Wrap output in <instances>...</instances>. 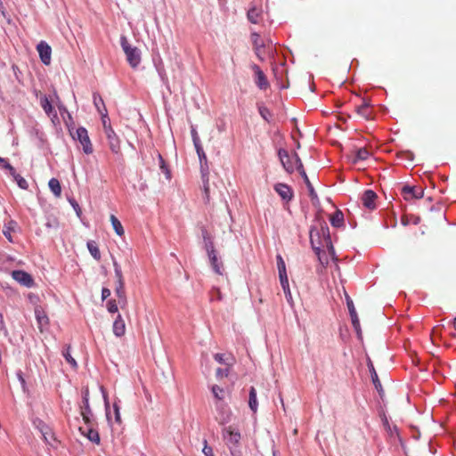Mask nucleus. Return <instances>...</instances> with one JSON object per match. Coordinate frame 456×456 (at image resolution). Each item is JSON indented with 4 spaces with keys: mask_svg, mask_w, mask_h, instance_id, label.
<instances>
[{
    "mask_svg": "<svg viewBox=\"0 0 456 456\" xmlns=\"http://www.w3.org/2000/svg\"><path fill=\"white\" fill-rule=\"evenodd\" d=\"M310 242L314 250L326 247L329 255L334 258L335 250L331 244L329 227L326 224H320V227L314 226L310 230Z\"/></svg>",
    "mask_w": 456,
    "mask_h": 456,
    "instance_id": "f257e3e1",
    "label": "nucleus"
},
{
    "mask_svg": "<svg viewBox=\"0 0 456 456\" xmlns=\"http://www.w3.org/2000/svg\"><path fill=\"white\" fill-rule=\"evenodd\" d=\"M120 45L128 64L131 68L136 69L142 61L140 49L130 45L126 37H121Z\"/></svg>",
    "mask_w": 456,
    "mask_h": 456,
    "instance_id": "f03ea898",
    "label": "nucleus"
},
{
    "mask_svg": "<svg viewBox=\"0 0 456 456\" xmlns=\"http://www.w3.org/2000/svg\"><path fill=\"white\" fill-rule=\"evenodd\" d=\"M223 437L232 455L236 456L240 447V433L232 426H229L223 429Z\"/></svg>",
    "mask_w": 456,
    "mask_h": 456,
    "instance_id": "7ed1b4c3",
    "label": "nucleus"
},
{
    "mask_svg": "<svg viewBox=\"0 0 456 456\" xmlns=\"http://www.w3.org/2000/svg\"><path fill=\"white\" fill-rule=\"evenodd\" d=\"M251 41L256 55L260 61H264L265 54L272 46V41L261 38L260 35L256 32L251 33Z\"/></svg>",
    "mask_w": 456,
    "mask_h": 456,
    "instance_id": "20e7f679",
    "label": "nucleus"
},
{
    "mask_svg": "<svg viewBox=\"0 0 456 456\" xmlns=\"http://www.w3.org/2000/svg\"><path fill=\"white\" fill-rule=\"evenodd\" d=\"M278 155L284 169L288 173H293L296 169L297 170L298 163L293 158L295 155H297V153L289 155L287 151L281 149L279 151Z\"/></svg>",
    "mask_w": 456,
    "mask_h": 456,
    "instance_id": "39448f33",
    "label": "nucleus"
},
{
    "mask_svg": "<svg viewBox=\"0 0 456 456\" xmlns=\"http://www.w3.org/2000/svg\"><path fill=\"white\" fill-rule=\"evenodd\" d=\"M251 69L255 74V83L257 86V87L261 90L267 89L269 87V82L267 80L266 76L260 69V67L256 64H252Z\"/></svg>",
    "mask_w": 456,
    "mask_h": 456,
    "instance_id": "423d86ee",
    "label": "nucleus"
},
{
    "mask_svg": "<svg viewBox=\"0 0 456 456\" xmlns=\"http://www.w3.org/2000/svg\"><path fill=\"white\" fill-rule=\"evenodd\" d=\"M77 137L83 146V151L86 154L93 152V146L88 136L87 130L84 127H79L77 130Z\"/></svg>",
    "mask_w": 456,
    "mask_h": 456,
    "instance_id": "0eeeda50",
    "label": "nucleus"
},
{
    "mask_svg": "<svg viewBox=\"0 0 456 456\" xmlns=\"http://www.w3.org/2000/svg\"><path fill=\"white\" fill-rule=\"evenodd\" d=\"M12 277L27 288H31L34 285V280L31 275L22 270H15L12 272Z\"/></svg>",
    "mask_w": 456,
    "mask_h": 456,
    "instance_id": "6e6552de",
    "label": "nucleus"
},
{
    "mask_svg": "<svg viewBox=\"0 0 456 456\" xmlns=\"http://www.w3.org/2000/svg\"><path fill=\"white\" fill-rule=\"evenodd\" d=\"M105 135L108 139L110 149L112 152L118 153L120 150L119 139L110 126H106Z\"/></svg>",
    "mask_w": 456,
    "mask_h": 456,
    "instance_id": "1a4fd4ad",
    "label": "nucleus"
},
{
    "mask_svg": "<svg viewBox=\"0 0 456 456\" xmlns=\"http://www.w3.org/2000/svg\"><path fill=\"white\" fill-rule=\"evenodd\" d=\"M294 159L297 163H298V167H297V171L299 172V174L301 175V176L304 178V181L307 186V189L309 191V194H310V197L312 198V200H314L317 198V194L316 192L314 191V189L311 183V182L309 181V178L304 169V167H303V164L300 160V159L298 158L297 155H295L294 157Z\"/></svg>",
    "mask_w": 456,
    "mask_h": 456,
    "instance_id": "9d476101",
    "label": "nucleus"
},
{
    "mask_svg": "<svg viewBox=\"0 0 456 456\" xmlns=\"http://www.w3.org/2000/svg\"><path fill=\"white\" fill-rule=\"evenodd\" d=\"M207 251H208V257L210 259V263H211V265H212L214 271L218 274H222L223 265L217 259V256H216V250L214 249V246H213L212 242H210L209 244L207 245Z\"/></svg>",
    "mask_w": 456,
    "mask_h": 456,
    "instance_id": "9b49d317",
    "label": "nucleus"
},
{
    "mask_svg": "<svg viewBox=\"0 0 456 456\" xmlns=\"http://www.w3.org/2000/svg\"><path fill=\"white\" fill-rule=\"evenodd\" d=\"M378 196L372 190H366L362 197L361 200L364 208L373 210L376 208V200Z\"/></svg>",
    "mask_w": 456,
    "mask_h": 456,
    "instance_id": "f8f14e48",
    "label": "nucleus"
},
{
    "mask_svg": "<svg viewBox=\"0 0 456 456\" xmlns=\"http://www.w3.org/2000/svg\"><path fill=\"white\" fill-rule=\"evenodd\" d=\"M37 50L39 53L40 59L42 62L45 65H49L51 62V54L52 49L47 43L45 41H41L37 46Z\"/></svg>",
    "mask_w": 456,
    "mask_h": 456,
    "instance_id": "ddd939ff",
    "label": "nucleus"
},
{
    "mask_svg": "<svg viewBox=\"0 0 456 456\" xmlns=\"http://www.w3.org/2000/svg\"><path fill=\"white\" fill-rule=\"evenodd\" d=\"M274 191L279 194V196L285 201L289 202L293 198V190L291 187L285 183H276L274 185Z\"/></svg>",
    "mask_w": 456,
    "mask_h": 456,
    "instance_id": "4468645a",
    "label": "nucleus"
},
{
    "mask_svg": "<svg viewBox=\"0 0 456 456\" xmlns=\"http://www.w3.org/2000/svg\"><path fill=\"white\" fill-rule=\"evenodd\" d=\"M402 192L406 200H410L411 199H421L424 195V191L420 187L403 186Z\"/></svg>",
    "mask_w": 456,
    "mask_h": 456,
    "instance_id": "2eb2a0df",
    "label": "nucleus"
},
{
    "mask_svg": "<svg viewBox=\"0 0 456 456\" xmlns=\"http://www.w3.org/2000/svg\"><path fill=\"white\" fill-rule=\"evenodd\" d=\"M198 156H199V159H200V166H201V169H202V177H203V183H204V194H205V199L206 200L208 201V199H209V186H208V174H205L204 173V165H207V156L203 151H201L200 153H198Z\"/></svg>",
    "mask_w": 456,
    "mask_h": 456,
    "instance_id": "dca6fc26",
    "label": "nucleus"
},
{
    "mask_svg": "<svg viewBox=\"0 0 456 456\" xmlns=\"http://www.w3.org/2000/svg\"><path fill=\"white\" fill-rule=\"evenodd\" d=\"M35 315H36L38 328H39L40 331H43L48 326V323H49L48 317L45 314V311L40 306L36 307Z\"/></svg>",
    "mask_w": 456,
    "mask_h": 456,
    "instance_id": "f3484780",
    "label": "nucleus"
},
{
    "mask_svg": "<svg viewBox=\"0 0 456 456\" xmlns=\"http://www.w3.org/2000/svg\"><path fill=\"white\" fill-rule=\"evenodd\" d=\"M356 112L366 120L371 119L373 117L370 104L365 100L361 105L356 107Z\"/></svg>",
    "mask_w": 456,
    "mask_h": 456,
    "instance_id": "a211bd4d",
    "label": "nucleus"
},
{
    "mask_svg": "<svg viewBox=\"0 0 456 456\" xmlns=\"http://www.w3.org/2000/svg\"><path fill=\"white\" fill-rule=\"evenodd\" d=\"M113 333L116 337H122L126 333L125 321L120 314H118L113 322Z\"/></svg>",
    "mask_w": 456,
    "mask_h": 456,
    "instance_id": "6ab92c4d",
    "label": "nucleus"
},
{
    "mask_svg": "<svg viewBox=\"0 0 456 456\" xmlns=\"http://www.w3.org/2000/svg\"><path fill=\"white\" fill-rule=\"evenodd\" d=\"M40 105L48 116H53V118L57 117V112L54 110L51 101L46 95L40 97Z\"/></svg>",
    "mask_w": 456,
    "mask_h": 456,
    "instance_id": "aec40b11",
    "label": "nucleus"
},
{
    "mask_svg": "<svg viewBox=\"0 0 456 456\" xmlns=\"http://www.w3.org/2000/svg\"><path fill=\"white\" fill-rule=\"evenodd\" d=\"M116 296L118 298V303L120 304L121 307L123 308L126 303V297L125 292V282L120 281L119 283H117V287L115 289Z\"/></svg>",
    "mask_w": 456,
    "mask_h": 456,
    "instance_id": "412c9836",
    "label": "nucleus"
},
{
    "mask_svg": "<svg viewBox=\"0 0 456 456\" xmlns=\"http://www.w3.org/2000/svg\"><path fill=\"white\" fill-rule=\"evenodd\" d=\"M347 307H348L349 314L351 316L352 324H353L354 330L359 333L360 332V322H359V318L357 316L354 305L351 300H349L347 302Z\"/></svg>",
    "mask_w": 456,
    "mask_h": 456,
    "instance_id": "4be33fe9",
    "label": "nucleus"
},
{
    "mask_svg": "<svg viewBox=\"0 0 456 456\" xmlns=\"http://www.w3.org/2000/svg\"><path fill=\"white\" fill-rule=\"evenodd\" d=\"M248 19L250 22L257 24L262 20V11L256 7H252L248 12Z\"/></svg>",
    "mask_w": 456,
    "mask_h": 456,
    "instance_id": "5701e85b",
    "label": "nucleus"
},
{
    "mask_svg": "<svg viewBox=\"0 0 456 456\" xmlns=\"http://www.w3.org/2000/svg\"><path fill=\"white\" fill-rule=\"evenodd\" d=\"M80 408H81V416L83 418V420L85 421L86 424H87L89 426L91 424L92 417H93V412L90 408L89 402H87V403H83V405H81Z\"/></svg>",
    "mask_w": 456,
    "mask_h": 456,
    "instance_id": "b1692460",
    "label": "nucleus"
},
{
    "mask_svg": "<svg viewBox=\"0 0 456 456\" xmlns=\"http://www.w3.org/2000/svg\"><path fill=\"white\" fill-rule=\"evenodd\" d=\"M79 430L83 435H85L91 442L99 444L100 443V436L99 433L92 428H88L87 430H84L83 428H80Z\"/></svg>",
    "mask_w": 456,
    "mask_h": 456,
    "instance_id": "393cba45",
    "label": "nucleus"
},
{
    "mask_svg": "<svg viewBox=\"0 0 456 456\" xmlns=\"http://www.w3.org/2000/svg\"><path fill=\"white\" fill-rule=\"evenodd\" d=\"M248 405L253 412H256L258 403L256 400V391L254 387H251L249 390Z\"/></svg>",
    "mask_w": 456,
    "mask_h": 456,
    "instance_id": "a878e982",
    "label": "nucleus"
},
{
    "mask_svg": "<svg viewBox=\"0 0 456 456\" xmlns=\"http://www.w3.org/2000/svg\"><path fill=\"white\" fill-rule=\"evenodd\" d=\"M48 186L51 190V191L54 194L56 197H60L61 194V186L58 179L52 178L50 179L48 183Z\"/></svg>",
    "mask_w": 456,
    "mask_h": 456,
    "instance_id": "bb28decb",
    "label": "nucleus"
},
{
    "mask_svg": "<svg viewBox=\"0 0 456 456\" xmlns=\"http://www.w3.org/2000/svg\"><path fill=\"white\" fill-rule=\"evenodd\" d=\"M87 248L90 252V254L92 255V256L96 259V260H100L101 259V252H100V249L97 246V243L94 240H89L87 242Z\"/></svg>",
    "mask_w": 456,
    "mask_h": 456,
    "instance_id": "cd10ccee",
    "label": "nucleus"
},
{
    "mask_svg": "<svg viewBox=\"0 0 456 456\" xmlns=\"http://www.w3.org/2000/svg\"><path fill=\"white\" fill-rule=\"evenodd\" d=\"M330 223L335 227H340L344 223V215L341 211H336L330 217Z\"/></svg>",
    "mask_w": 456,
    "mask_h": 456,
    "instance_id": "c85d7f7f",
    "label": "nucleus"
},
{
    "mask_svg": "<svg viewBox=\"0 0 456 456\" xmlns=\"http://www.w3.org/2000/svg\"><path fill=\"white\" fill-rule=\"evenodd\" d=\"M110 222H111V224L113 226L115 232L118 236L124 235V232H125L124 228H123L120 221L114 215L110 216Z\"/></svg>",
    "mask_w": 456,
    "mask_h": 456,
    "instance_id": "c756f323",
    "label": "nucleus"
},
{
    "mask_svg": "<svg viewBox=\"0 0 456 456\" xmlns=\"http://www.w3.org/2000/svg\"><path fill=\"white\" fill-rule=\"evenodd\" d=\"M216 419L221 425L228 423L231 419V411L229 409L222 408Z\"/></svg>",
    "mask_w": 456,
    "mask_h": 456,
    "instance_id": "7c9ffc66",
    "label": "nucleus"
},
{
    "mask_svg": "<svg viewBox=\"0 0 456 456\" xmlns=\"http://www.w3.org/2000/svg\"><path fill=\"white\" fill-rule=\"evenodd\" d=\"M93 101L95 108L97 109L99 113H102L103 111V106H105L104 102L102 98V96L98 93H94L93 94Z\"/></svg>",
    "mask_w": 456,
    "mask_h": 456,
    "instance_id": "2f4dec72",
    "label": "nucleus"
},
{
    "mask_svg": "<svg viewBox=\"0 0 456 456\" xmlns=\"http://www.w3.org/2000/svg\"><path fill=\"white\" fill-rule=\"evenodd\" d=\"M62 355L66 359V361L71 365V367H73V368L77 367V364L76 360L71 356L69 346H67L63 349Z\"/></svg>",
    "mask_w": 456,
    "mask_h": 456,
    "instance_id": "473e14b6",
    "label": "nucleus"
},
{
    "mask_svg": "<svg viewBox=\"0 0 456 456\" xmlns=\"http://www.w3.org/2000/svg\"><path fill=\"white\" fill-rule=\"evenodd\" d=\"M315 254L317 255L318 256V259L320 261V264L325 267L326 265H328L329 264V256L328 255L326 254V252L324 250H322V248H319L318 249H315L314 250Z\"/></svg>",
    "mask_w": 456,
    "mask_h": 456,
    "instance_id": "72a5a7b5",
    "label": "nucleus"
},
{
    "mask_svg": "<svg viewBox=\"0 0 456 456\" xmlns=\"http://www.w3.org/2000/svg\"><path fill=\"white\" fill-rule=\"evenodd\" d=\"M369 369H370V375H371V379H372V382L375 386V387L379 390V388H381V383L379 379V377H378V374L373 367V364L371 362L369 363Z\"/></svg>",
    "mask_w": 456,
    "mask_h": 456,
    "instance_id": "f704fd0d",
    "label": "nucleus"
},
{
    "mask_svg": "<svg viewBox=\"0 0 456 456\" xmlns=\"http://www.w3.org/2000/svg\"><path fill=\"white\" fill-rule=\"evenodd\" d=\"M369 151L365 148H361L356 151L354 161L356 162L358 160H365L369 158Z\"/></svg>",
    "mask_w": 456,
    "mask_h": 456,
    "instance_id": "c9c22d12",
    "label": "nucleus"
},
{
    "mask_svg": "<svg viewBox=\"0 0 456 456\" xmlns=\"http://www.w3.org/2000/svg\"><path fill=\"white\" fill-rule=\"evenodd\" d=\"M276 259L279 275L287 274L286 265L282 256L281 255H277Z\"/></svg>",
    "mask_w": 456,
    "mask_h": 456,
    "instance_id": "e433bc0d",
    "label": "nucleus"
},
{
    "mask_svg": "<svg viewBox=\"0 0 456 456\" xmlns=\"http://www.w3.org/2000/svg\"><path fill=\"white\" fill-rule=\"evenodd\" d=\"M15 181L17 182V184L21 189H27L28 184L25 178H23L20 175L17 174L14 170V175H12Z\"/></svg>",
    "mask_w": 456,
    "mask_h": 456,
    "instance_id": "4c0bfd02",
    "label": "nucleus"
},
{
    "mask_svg": "<svg viewBox=\"0 0 456 456\" xmlns=\"http://www.w3.org/2000/svg\"><path fill=\"white\" fill-rule=\"evenodd\" d=\"M113 266H114L115 276L117 278V283H119L120 281H124L121 267L119 266V265L116 261H114Z\"/></svg>",
    "mask_w": 456,
    "mask_h": 456,
    "instance_id": "58836bf2",
    "label": "nucleus"
},
{
    "mask_svg": "<svg viewBox=\"0 0 456 456\" xmlns=\"http://www.w3.org/2000/svg\"><path fill=\"white\" fill-rule=\"evenodd\" d=\"M213 395L217 400H223L224 398V389L218 387L217 385H214L211 388Z\"/></svg>",
    "mask_w": 456,
    "mask_h": 456,
    "instance_id": "ea45409f",
    "label": "nucleus"
},
{
    "mask_svg": "<svg viewBox=\"0 0 456 456\" xmlns=\"http://www.w3.org/2000/svg\"><path fill=\"white\" fill-rule=\"evenodd\" d=\"M258 110H259V114L261 115V117L266 120L267 122L270 121V118L272 117L271 115V112L270 110H268V108L265 107V106H260L258 108Z\"/></svg>",
    "mask_w": 456,
    "mask_h": 456,
    "instance_id": "a19ab883",
    "label": "nucleus"
},
{
    "mask_svg": "<svg viewBox=\"0 0 456 456\" xmlns=\"http://www.w3.org/2000/svg\"><path fill=\"white\" fill-rule=\"evenodd\" d=\"M0 167L2 168L9 170L11 175H14V167L12 166H11L5 159L1 158V157H0Z\"/></svg>",
    "mask_w": 456,
    "mask_h": 456,
    "instance_id": "79ce46f5",
    "label": "nucleus"
},
{
    "mask_svg": "<svg viewBox=\"0 0 456 456\" xmlns=\"http://www.w3.org/2000/svg\"><path fill=\"white\" fill-rule=\"evenodd\" d=\"M107 309L111 314L117 313L118 309V305L116 303V300L111 299V300L108 301Z\"/></svg>",
    "mask_w": 456,
    "mask_h": 456,
    "instance_id": "37998d69",
    "label": "nucleus"
},
{
    "mask_svg": "<svg viewBox=\"0 0 456 456\" xmlns=\"http://www.w3.org/2000/svg\"><path fill=\"white\" fill-rule=\"evenodd\" d=\"M159 159L160 169L166 174L167 178L170 179V172L167 169V167L166 166L165 161H164L162 156L159 155Z\"/></svg>",
    "mask_w": 456,
    "mask_h": 456,
    "instance_id": "c03bdc74",
    "label": "nucleus"
},
{
    "mask_svg": "<svg viewBox=\"0 0 456 456\" xmlns=\"http://www.w3.org/2000/svg\"><path fill=\"white\" fill-rule=\"evenodd\" d=\"M280 282L282 289H286L289 288V279L287 274L279 275Z\"/></svg>",
    "mask_w": 456,
    "mask_h": 456,
    "instance_id": "a18cd8bd",
    "label": "nucleus"
},
{
    "mask_svg": "<svg viewBox=\"0 0 456 456\" xmlns=\"http://www.w3.org/2000/svg\"><path fill=\"white\" fill-rule=\"evenodd\" d=\"M202 452L205 456H215L212 447L208 446L207 440H204Z\"/></svg>",
    "mask_w": 456,
    "mask_h": 456,
    "instance_id": "49530a36",
    "label": "nucleus"
},
{
    "mask_svg": "<svg viewBox=\"0 0 456 456\" xmlns=\"http://www.w3.org/2000/svg\"><path fill=\"white\" fill-rule=\"evenodd\" d=\"M384 425L386 427L387 431L389 432L391 436H393L394 435L398 436V430H397V428L395 426H394L393 428L390 427V425H389V423H388V421L387 419H386Z\"/></svg>",
    "mask_w": 456,
    "mask_h": 456,
    "instance_id": "de8ad7c7",
    "label": "nucleus"
},
{
    "mask_svg": "<svg viewBox=\"0 0 456 456\" xmlns=\"http://www.w3.org/2000/svg\"><path fill=\"white\" fill-rule=\"evenodd\" d=\"M113 408H114V416H115V420L117 423H120L121 422V417H120V408L118 404V403H113Z\"/></svg>",
    "mask_w": 456,
    "mask_h": 456,
    "instance_id": "09e8293b",
    "label": "nucleus"
},
{
    "mask_svg": "<svg viewBox=\"0 0 456 456\" xmlns=\"http://www.w3.org/2000/svg\"><path fill=\"white\" fill-rule=\"evenodd\" d=\"M103 111L102 113H100L102 115V125H103V128H104V132H106V126H110V124H108V116H107V110H106V107L103 106Z\"/></svg>",
    "mask_w": 456,
    "mask_h": 456,
    "instance_id": "8fccbe9b",
    "label": "nucleus"
},
{
    "mask_svg": "<svg viewBox=\"0 0 456 456\" xmlns=\"http://www.w3.org/2000/svg\"><path fill=\"white\" fill-rule=\"evenodd\" d=\"M214 358L216 362H218L221 364H226V365L232 364L231 362H226V360L224 359V354H216L214 355Z\"/></svg>",
    "mask_w": 456,
    "mask_h": 456,
    "instance_id": "3c124183",
    "label": "nucleus"
},
{
    "mask_svg": "<svg viewBox=\"0 0 456 456\" xmlns=\"http://www.w3.org/2000/svg\"><path fill=\"white\" fill-rule=\"evenodd\" d=\"M283 292L285 294V297L287 299V302L292 306L294 305V301H293V297H292V294H291V291H290V289H283Z\"/></svg>",
    "mask_w": 456,
    "mask_h": 456,
    "instance_id": "603ef678",
    "label": "nucleus"
},
{
    "mask_svg": "<svg viewBox=\"0 0 456 456\" xmlns=\"http://www.w3.org/2000/svg\"><path fill=\"white\" fill-rule=\"evenodd\" d=\"M228 373H229V370H228L227 368L226 369L218 368L216 370V376H217V378L227 377Z\"/></svg>",
    "mask_w": 456,
    "mask_h": 456,
    "instance_id": "864d4df0",
    "label": "nucleus"
},
{
    "mask_svg": "<svg viewBox=\"0 0 456 456\" xmlns=\"http://www.w3.org/2000/svg\"><path fill=\"white\" fill-rule=\"evenodd\" d=\"M83 395V403H87L89 402V389L88 387H85L82 391Z\"/></svg>",
    "mask_w": 456,
    "mask_h": 456,
    "instance_id": "5fc2aeb1",
    "label": "nucleus"
},
{
    "mask_svg": "<svg viewBox=\"0 0 456 456\" xmlns=\"http://www.w3.org/2000/svg\"><path fill=\"white\" fill-rule=\"evenodd\" d=\"M110 296V290L107 288H103L102 289V300H105L106 298H108Z\"/></svg>",
    "mask_w": 456,
    "mask_h": 456,
    "instance_id": "6e6d98bb",
    "label": "nucleus"
},
{
    "mask_svg": "<svg viewBox=\"0 0 456 456\" xmlns=\"http://www.w3.org/2000/svg\"><path fill=\"white\" fill-rule=\"evenodd\" d=\"M17 376H18V379H19V380H20V384L22 386L23 390H25V388H26V381H25L24 378L22 377L21 372H19L17 374Z\"/></svg>",
    "mask_w": 456,
    "mask_h": 456,
    "instance_id": "4d7b16f0",
    "label": "nucleus"
},
{
    "mask_svg": "<svg viewBox=\"0 0 456 456\" xmlns=\"http://www.w3.org/2000/svg\"><path fill=\"white\" fill-rule=\"evenodd\" d=\"M191 136H192L193 142H197L200 141L199 138L198 133L194 128L191 130Z\"/></svg>",
    "mask_w": 456,
    "mask_h": 456,
    "instance_id": "13d9d810",
    "label": "nucleus"
},
{
    "mask_svg": "<svg viewBox=\"0 0 456 456\" xmlns=\"http://www.w3.org/2000/svg\"><path fill=\"white\" fill-rule=\"evenodd\" d=\"M194 146H195V149H196V151H197V154L198 153H200L201 151H203V148L201 146V143H200V142H193Z\"/></svg>",
    "mask_w": 456,
    "mask_h": 456,
    "instance_id": "bf43d9fd",
    "label": "nucleus"
},
{
    "mask_svg": "<svg viewBox=\"0 0 456 456\" xmlns=\"http://www.w3.org/2000/svg\"><path fill=\"white\" fill-rule=\"evenodd\" d=\"M104 400H105V406H106V417L108 419V420L110 421V413L109 411V403L107 402V398L104 397Z\"/></svg>",
    "mask_w": 456,
    "mask_h": 456,
    "instance_id": "052dcab7",
    "label": "nucleus"
},
{
    "mask_svg": "<svg viewBox=\"0 0 456 456\" xmlns=\"http://www.w3.org/2000/svg\"><path fill=\"white\" fill-rule=\"evenodd\" d=\"M71 204H72L73 208L76 209L77 213L78 214V211H80V208H79L78 204L76 201H71Z\"/></svg>",
    "mask_w": 456,
    "mask_h": 456,
    "instance_id": "680f3d73",
    "label": "nucleus"
},
{
    "mask_svg": "<svg viewBox=\"0 0 456 456\" xmlns=\"http://www.w3.org/2000/svg\"><path fill=\"white\" fill-rule=\"evenodd\" d=\"M0 323H1L2 327L4 328V317L1 314H0Z\"/></svg>",
    "mask_w": 456,
    "mask_h": 456,
    "instance_id": "e2e57ef3",
    "label": "nucleus"
},
{
    "mask_svg": "<svg viewBox=\"0 0 456 456\" xmlns=\"http://www.w3.org/2000/svg\"><path fill=\"white\" fill-rule=\"evenodd\" d=\"M0 10H1L2 12H4V4H3V3H2V1H1V0H0Z\"/></svg>",
    "mask_w": 456,
    "mask_h": 456,
    "instance_id": "0e129e2a",
    "label": "nucleus"
},
{
    "mask_svg": "<svg viewBox=\"0 0 456 456\" xmlns=\"http://www.w3.org/2000/svg\"><path fill=\"white\" fill-rule=\"evenodd\" d=\"M453 328L456 330V317L453 320Z\"/></svg>",
    "mask_w": 456,
    "mask_h": 456,
    "instance_id": "69168bd1",
    "label": "nucleus"
},
{
    "mask_svg": "<svg viewBox=\"0 0 456 456\" xmlns=\"http://www.w3.org/2000/svg\"><path fill=\"white\" fill-rule=\"evenodd\" d=\"M207 234H208V232L207 231H203L204 238L206 237Z\"/></svg>",
    "mask_w": 456,
    "mask_h": 456,
    "instance_id": "338daca9",
    "label": "nucleus"
}]
</instances>
